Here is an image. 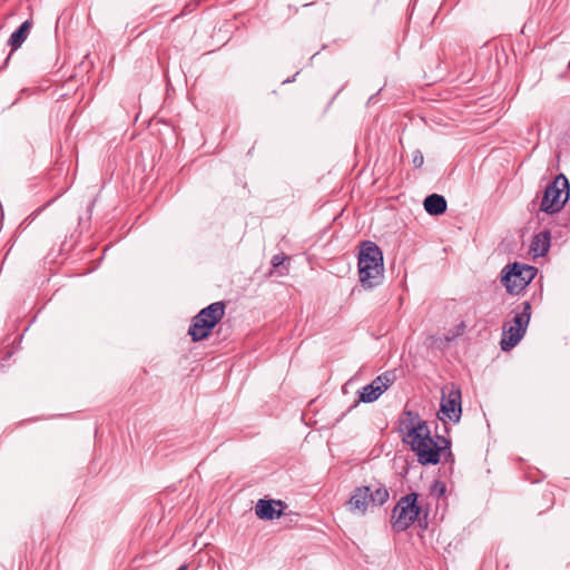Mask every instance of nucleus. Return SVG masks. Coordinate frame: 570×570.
<instances>
[{
  "instance_id": "obj_1",
  "label": "nucleus",
  "mask_w": 570,
  "mask_h": 570,
  "mask_svg": "<svg viewBox=\"0 0 570 570\" xmlns=\"http://www.w3.org/2000/svg\"><path fill=\"white\" fill-rule=\"evenodd\" d=\"M410 419L403 422L401 431L404 433L403 441L411 445L415 452L417 461L423 464H436L441 454L452 455L450 451V441L445 438H439L438 441L430 436V430L426 422L421 421L417 415L411 411L404 412Z\"/></svg>"
},
{
  "instance_id": "obj_2",
  "label": "nucleus",
  "mask_w": 570,
  "mask_h": 570,
  "mask_svg": "<svg viewBox=\"0 0 570 570\" xmlns=\"http://www.w3.org/2000/svg\"><path fill=\"white\" fill-rule=\"evenodd\" d=\"M358 275L364 288H373L383 279V254L373 242H364L358 254Z\"/></svg>"
},
{
  "instance_id": "obj_3",
  "label": "nucleus",
  "mask_w": 570,
  "mask_h": 570,
  "mask_svg": "<svg viewBox=\"0 0 570 570\" xmlns=\"http://www.w3.org/2000/svg\"><path fill=\"white\" fill-rule=\"evenodd\" d=\"M225 307L224 302H215L193 317L188 328V335H190L193 342L203 341L210 335L213 328L224 317Z\"/></svg>"
},
{
  "instance_id": "obj_4",
  "label": "nucleus",
  "mask_w": 570,
  "mask_h": 570,
  "mask_svg": "<svg viewBox=\"0 0 570 570\" xmlns=\"http://www.w3.org/2000/svg\"><path fill=\"white\" fill-rule=\"evenodd\" d=\"M570 196V184L563 174H559L544 189L540 210L547 214L559 213Z\"/></svg>"
},
{
  "instance_id": "obj_5",
  "label": "nucleus",
  "mask_w": 570,
  "mask_h": 570,
  "mask_svg": "<svg viewBox=\"0 0 570 570\" xmlns=\"http://www.w3.org/2000/svg\"><path fill=\"white\" fill-rule=\"evenodd\" d=\"M420 511L416 493L412 492L402 497L393 509L391 520L393 529L396 532L405 531L415 522Z\"/></svg>"
},
{
  "instance_id": "obj_6",
  "label": "nucleus",
  "mask_w": 570,
  "mask_h": 570,
  "mask_svg": "<svg viewBox=\"0 0 570 570\" xmlns=\"http://www.w3.org/2000/svg\"><path fill=\"white\" fill-rule=\"evenodd\" d=\"M531 305L529 302L522 304V311L515 313L511 324L503 326V337L500 342L502 351L513 348L523 337L530 321Z\"/></svg>"
},
{
  "instance_id": "obj_7",
  "label": "nucleus",
  "mask_w": 570,
  "mask_h": 570,
  "mask_svg": "<svg viewBox=\"0 0 570 570\" xmlns=\"http://www.w3.org/2000/svg\"><path fill=\"white\" fill-rule=\"evenodd\" d=\"M501 276V282L510 294H519L523 291L537 275V268L533 266L514 263Z\"/></svg>"
},
{
  "instance_id": "obj_8",
  "label": "nucleus",
  "mask_w": 570,
  "mask_h": 570,
  "mask_svg": "<svg viewBox=\"0 0 570 570\" xmlns=\"http://www.w3.org/2000/svg\"><path fill=\"white\" fill-rule=\"evenodd\" d=\"M462 414L461 391L455 385L445 386L442 390L441 407L439 417L442 421L449 420L459 422Z\"/></svg>"
},
{
  "instance_id": "obj_9",
  "label": "nucleus",
  "mask_w": 570,
  "mask_h": 570,
  "mask_svg": "<svg viewBox=\"0 0 570 570\" xmlns=\"http://www.w3.org/2000/svg\"><path fill=\"white\" fill-rule=\"evenodd\" d=\"M392 382L393 375L391 373L379 375L360 391L358 400L364 403L376 401L389 389Z\"/></svg>"
},
{
  "instance_id": "obj_10",
  "label": "nucleus",
  "mask_w": 570,
  "mask_h": 570,
  "mask_svg": "<svg viewBox=\"0 0 570 570\" xmlns=\"http://www.w3.org/2000/svg\"><path fill=\"white\" fill-rule=\"evenodd\" d=\"M370 495V487L356 488L347 502L348 511L352 512L353 514L364 515L370 504H372Z\"/></svg>"
},
{
  "instance_id": "obj_11",
  "label": "nucleus",
  "mask_w": 570,
  "mask_h": 570,
  "mask_svg": "<svg viewBox=\"0 0 570 570\" xmlns=\"http://www.w3.org/2000/svg\"><path fill=\"white\" fill-rule=\"evenodd\" d=\"M286 507L281 500L261 499L255 505V513L262 520H274L284 514Z\"/></svg>"
},
{
  "instance_id": "obj_12",
  "label": "nucleus",
  "mask_w": 570,
  "mask_h": 570,
  "mask_svg": "<svg viewBox=\"0 0 570 570\" xmlns=\"http://www.w3.org/2000/svg\"><path fill=\"white\" fill-rule=\"evenodd\" d=\"M551 234L549 230H543L537 234L531 242V252L535 257L544 256L550 248Z\"/></svg>"
},
{
  "instance_id": "obj_13",
  "label": "nucleus",
  "mask_w": 570,
  "mask_h": 570,
  "mask_svg": "<svg viewBox=\"0 0 570 570\" xmlns=\"http://www.w3.org/2000/svg\"><path fill=\"white\" fill-rule=\"evenodd\" d=\"M423 205L426 213L433 216L441 215L446 210V200L439 194L429 195Z\"/></svg>"
},
{
  "instance_id": "obj_14",
  "label": "nucleus",
  "mask_w": 570,
  "mask_h": 570,
  "mask_svg": "<svg viewBox=\"0 0 570 570\" xmlns=\"http://www.w3.org/2000/svg\"><path fill=\"white\" fill-rule=\"evenodd\" d=\"M31 26L32 22L27 20L10 36L8 45L11 47V51L17 50L24 42Z\"/></svg>"
},
{
  "instance_id": "obj_15",
  "label": "nucleus",
  "mask_w": 570,
  "mask_h": 570,
  "mask_svg": "<svg viewBox=\"0 0 570 570\" xmlns=\"http://www.w3.org/2000/svg\"><path fill=\"white\" fill-rule=\"evenodd\" d=\"M371 502L374 505H383L390 498V493L384 485H379L375 490H371Z\"/></svg>"
},
{
  "instance_id": "obj_16",
  "label": "nucleus",
  "mask_w": 570,
  "mask_h": 570,
  "mask_svg": "<svg viewBox=\"0 0 570 570\" xmlns=\"http://www.w3.org/2000/svg\"><path fill=\"white\" fill-rule=\"evenodd\" d=\"M423 161H424V157H423L422 153L420 150H415L413 153V159H412L413 165L416 168H419L423 165Z\"/></svg>"
},
{
  "instance_id": "obj_17",
  "label": "nucleus",
  "mask_w": 570,
  "mask_h": 570,
  "mask_svg": "<svg viewBox=\"0 0 570 570\" xmlns=\"http://www.w3.org/2000/svg\"><path fill=\"white\" fill-rule=\"evenodd\" d=\"M445 492V487L442 483L436 482L432 488V493L435 494L438 498L443 495Z\"/></svg>"
},
{
  "instance_id": "obj_18",
  "label": "nucleus",
  "mask_w": 570,
  "mask_h": 570,
  "mask_svg": "<svg viewBox=\"0 0 570 570\" xmlns=\"http://www.w3.org/2000/svg\"><path fill=\"white\" fill-rule=\"evenodd\" d=\"M285 261V256L283 255H275L273 258H272V265L274 267H278L281 266Z\"/></svg>"
},
{
  "instance_id": "obj_19",
  "label": "nucleus",
  "mask_w": 570,
  "mask_h": 570,
  "mask_svg": "<svg viewBox=\"0 0 570 570\" xmlns=\"http://www.w3.org/2000/svg\"><path fill=\"white\" fill-rule=\"evenodd\" d=\"M177 570H186V567L183 566V567L178 568Z\"/></svg>"
},
{
  "instance_id": "obj_20",
  "label": "nucleus",
  "mask_w": 570,
  "mask_h": 570,
  "mask_svg": "<svg viewBox=\"0 0 570 570\" xmlns=\"http://www.w3.org/2000/svg\"><path fill=\"white\" fill-rule=\"evenodd\" d=\"M11 53L6 58V62L7 63L9 61V58H10Z\"/></svg>"
}]
</instances>
